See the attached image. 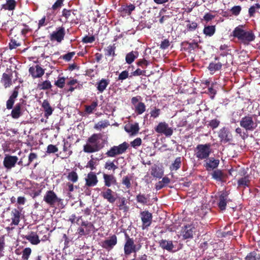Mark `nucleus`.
I'll use <instances>...</instances> for the list:
<instances>
[{
    "mask_svg": "<svg viewBox=\"0 0 260 260\" xmlns=\"http://www.w3.org/2000/svg\"><path fill=\"white\" fill-rule=\"evenodd\" d=\"M107 161L106 162L104 168L108 170H112L113 172L118 168V167L114 164V161Z\"/></svg>",
    "mask_w": 260,
    "mask_h": 260,
    "instance_id": "obj_46",
    "label": "nucleus"
},
{
    "mask_svg": "<svg viewBox=\"0 0 260 260\" xmlns=\"http://www.w3.org/2000/svg\"><path fill=\"white\" fill-rule=\"evenodd\" d=\"M227 63V55L220 54L218 56L215 58L214 61L209 63L208 69L210 72H214L220 70L222 66H226Z\"/></svg>",
    "mask_w": 260,
    "mask_h": 260,
    "instance_id": "obj_5",
    "label": "nucleus"
},
{
    "mask_svg": "<svg viewBox=\"0 0 260 260\" xmlns=\"http://www.w3.org/2000/svg\"><path fill=\"white\" fill-rule=\"evenodd\" d=\"M228 194L226 191L222 192L219 197L218 206L221 210H224L228 202Z\"/></svg>",
    "mask_w": 260,
    "mask_h": 260,
    "instance_id": "obj_24",
    "label": "nucleus"
},
{
    "mask_svg": "<svg viewBox=\"0 0 260 260\" xmlns=\"http://www.w3.org/2000/svg\"><path fill=\"white\" fill-rule=\"evenodd\" d=\"M116 46L115 44L110 45L104 49L105 55L107 57L116 56L115 53Z\"/></svg>",
    "mask_w": 260,
    "mask_h": 260,
    "instance_id": "obj_31",
    "label": "nucleus"
},
{
    "mask_svg": "<svg viewBox=\"0 0 260 260\" xmlns=\"http://www.w3.org/2000/svg\"><path fill=\"white\" fill-rule=\"evenodd\" d=\"M66 35L65 28L63 26L56 28L50 35V40L51 41H56L61 43L64 39Z\"/></svg>",
    "mask_w": 260,
    "mask_h": 260,
    "instance_id": "obj_10",
    "label": "nucleus"
},
{
    "mask_svg": "<svg viewBox=\"0 0 260 260\" xmlns=\"http://www.w3.org/2000/svg\"><path fill=\"white\" fill-rule=\"evenodd\" d=\"M188 23L186 24V29L188 31H193L198 27V24L196 22H190L189 20H186Z\"/></svg>",
    "mask_w": 260,
    "mask_h": 260,
    "instance_id": "obj_44",
    "label": "nucleus"
},
{
    "mask_svg": "<svg viewBox=\"0 0 260 260\" xmlns=\"http://www.w3.org/2000/svg\"><path fill=\"white\" fill-rule=\"evenodd\" d=\"M109 83V80L102 79L96 83V88L100 92L102 93L106 89Z\"/></svg>",
    "mask_w": 260,
    "mask_h": 260,
    "instance_id": "obj_29",
    "label": "nucleus"
},
{
    "mask_svg": "<svg viewBox=\"0 0 260 260\" xmlns=\"http://www.w3.org/2000/svg\"><path fill=\"white\" fill-rule=\"evenodd\" d=\"M206 159L207 160L204 164V167L207 171L216 169L219 164V160L215 159L214 157H208Z\"/></svg>",
    "mask_w": 260,
    "mask_h": 260,
    "instance_id": "obj_21",
    "label": "nucleus"
},
{
    "mask_svg": "<svg viewBox=\"0 0 260 260\" xmlns=\"http://www.w3.org/2000/svg\"><path fill=\"white\" fill-rule=\"evenodd\" d=\"M150 116L153 118H156L159 116L160 114V110L159 109L154 108V109L150 111Z\"/></svg>",
    "mask_w": 260,
    "mask_h": 260,
    "instance_id": "obj_58",
    "label": "nucleus"
},
{
    "mask_svg": "<svg viewBox=\"0 0 260 260\" xmlns=\"http://www.w3.org/2000/svg\"><path fill=\"white\" fill-rule=\"evenodd\" d=\"M159 246L164 250H166L169 252H173L174 245L173 241L171 240H167L165 239H161L158 242Z\"/></svg>",
    "mask_w": 260,
    "mask_h": 260,
    "instance_id": "obj_23",
    "label": "nucleus"
},
{
    "mask_svg": "<svg viewBox=\"0 0 260 260\" xmlns=\"http://www.w3.org/2000/svg\"><path fill=\"white\" fill-rule=\"evenodd\" d=\"M20 88L19 86H16L13 90L12 94L9 97L6 102V107L7 109H12L16 99L17 98Z\"/></svg>",
    "mask_w": 260,
    "mask_h": 260,
    "instance_id": "obj_18",
    "label": "nucleus"
},
{
    "mask_svg": "<svg viewBox=\"0 0 260 260\" xmlns=\"http://www.w3.org/2000/svg\"><path fill=\"white\" fill-rule=\"evenodd\" d=\"M75 52H69L63 55H62V58L63 59L67 61H69L71 60L72 57L75 55Z\"/></svg>",
    "mask_w": 260,
    "mask_h": 260,
    "instance_id": "obj_61",
    "label": "nucleus"
},
{
    "mask_svg": "<svg viewBox=\"0 0 260 260\" xmlns=\"http://www.w3.org/2000/svg\"><path fill=\"white\" fill-rule=\"evenodd\" d=\"M181 157H177L174 162L170 166V170L171 171L178 170L181 167Z\"/></svg>",
    "mask_w": 260,
    "mask_h": 260,
    "instance_id": "obj_38",
    "label": "nucleus"
},
{
    "mask_svg": "<svg viewBox=\"0 0 260 260\" xmlns=\"http://www.w3.org/2000/svg\"><path fill=\"white\" fill-rule=\"evenodd\" d=\"M140 216L142 222V228L145 230L148 228L151 224L152 221V214L148 210L141 211Z\"/></svg>",
    "mask_w": 260,
    "mask_h": 260,
    "instance_id": "obj_11",
    "label": "nucleus"
},
{
    "mask_svg": "<svg viewBox=\"0 0 260 260\" xmlns=\"http://www.w3.org/2000/svg\"><path fill=\"white\" fill-rule=\"evenodd\" d=\"M240 126L247 132L253 131L257 127V124L255 122L251 116H245L242 118L240 121Z\"/></svg>",
    "mask_w": 260,
    "mask_h": 260,
    "instance_id": "obj_7",
    "label": "nucleus"
},
{
    "mask_svg": "<svg viewBox=\"0 0 260 260\" xmlns=\"http://www.w3.org/2000/svg\"><path fill=\"white\" fill-rule=\"evenodd\" d=\"M58 151L57 147L52 144H50L47 146V152L48 153H54Z\"/></svg>",
    "mask_w": 260,
    "mask_h": 260,
    "instance_id": "obj_59",
    "label": "nucleus"
},
{
    "mask_svg": "<svg viewBox=\"0 0 260 260\" xmlns=\"http://www.w3.org/2000/svg\"><path fill=\"white\" fill-rule=\"evenodd\" d=\"M116 194L115 192L109 188H105L101 193V196L111 204H113L116 201Z\"/></svg>",
    "mask_w": 260,
    "mask_h": 260,
    "instance_id": "obj_15",
    "label": "nucleus"
},
{
    "mask_svg": "<svg viewBox=\"0 0 260 260\" xmlns=\"http://www.w3.org/2000/svg\"><path fill=\"white\" fill-rule=\"evenodd\" d=\"M216 28L215 25L205 26L203 29V33L206 36L212 37L215 32Z\"/></svg>",
    "mask_w": 260,
    "mask_h": 260,
    "instance_id": "obj_35",
    "label": "nucleus"
},
{
    "mask_svg": "<svg viewBox=\"0 0 260 260\" xmlns=\"http://www.w3.org/2000/svg\"><path fill=\"white\" fill-rule=\"evenodd\" d=\"M135 111L138 114L141 115L146 110V106L144 103L139 102L137 105L135 106Z\"/></svg>",
    "mask_w": 260,
    "mask_h": 260,
    "instance_id": "obj_40",
    "label": "nucleus"
},
{
    "mask_svg": "<svg viewBox=\"0 0 260 260\" xmlns=\"http://www.w3.org/2000/svg\"><path fill=\"white\" fill-rule=\"evenodd\" d=\"M103 179L105 186L107 187H109L112 184H115L116 183V179L112 174L103 173Z\"/></svg>",
    "mask_w": 260,
    "mask_h": 260,
    "instance_id": "obj_25",
    "label": "nucleus"
},
{
    "mask_svg": "<svg viewBox=\"0 0 260 260\" xmlns=\"http://www.w3.org/2000/svg\"><path fill=\"white\" fill-rule=\"evenodd\" d=\"M38 87L40 90H47L52 87V85L49 81L46 80L41 83H39Z\"/></svg>",
    "mask_w": 260,
    "mask_h": 260,
    "instance_id": "obj_43",
    "label": "nucleus"
},
{
    "mask_svg": "<svg viewBox=\"0 0 260 260\" xmlns=\"http://www.w3.org/2000/svg\"><path fill=\"white\" fill-rule=\"evenodd\" d=\"M243 27V25H239L235 27L232 32L233 36L237 38L241 44L248 45L255 40V36L252 30H246Z\"/></svg>",
    "mask_w": 260,
    "mask_h": 260,
    "instance_id": "obj_1",
    "label": "nucleus"
},
{
    "mask_svg": "<svg viewBox=\"0 0 260 260\" xmlns=\"http://www.w3.org/2000/svg\"><path fill=\"white\" fill-rule=\"evenodd\" d=\"M16 6V3L15 0H8L6 4L3 5L2 8L5 10H13Z\"/></svg>",
    "mask_w": 260,
    "mask_h": 260,
    "instance_id": "obj_39",
    "label": "nucleus"
},
{
    "mask_svg": "<svg viewBox=\"0 0 260 260\" xmlns=\"http://www.w3.org/2000/svg\"><path fill=\"white\" fill-rule=\"evenodd\" d=\"M212 178L217 181L222 182L225 178V175L220 170H215L212 173Z\"/></svg>",
    "mask_w": 260,
    "mask_h": 260,
    "instance_id": "obj_32",
    "label": "nucleus"
},
{
    "mask_svg": "<svg viewBox=\"0 0 260 260\" xmlns=\"http://www.w3.org/2000/svg\"><path fill=\"white\" fill-rule=\"evenodd\" d=\"M218 137L221 142L226 143L231 142L233 139V136L228 128L223 127L218 132Z\"/></svg>",
    "mask_w": 260,
    "mask_h": 260,
    "instance_id": "obj_12",
    "label": "nucleus"
},
{
    "mask_svg": "<svg viewBox=\"0 0 260 260\" xmlns=\"http://www.w3.org/2000/svg\"><path fill=\"white\" fill-rule=\"evenodd\" d=\"M67 178L69 180L75 183L78 181V176L76 172L72 171L68 174Z\"/></svg>",
    "mask_w": 260,
    "mask_h": 260,
    "instance_id": "obj_47",
    "label": "nucleus"
},
{
    "mask_svg": "<svg viewBox=\"0 0 260 260\" xmlns=\"http://www.w3.org/2000/svg\"><path fill=\"white\" fill-rule=\"evenodd\" d=\"M139 126L138 123H135L134 124H131L129 125H125L124 127L125 131L131 133L132 135H136L139 131Z\"/></svg>",
    "mask_w": 260,
    "mask_h": 260,
    "instance_id": "obj_30",
    "label": "nucleus"
},
{
    "mask_svg": "<svg viewBox=\"0 0 260 260\" xmlns=\"http://www.w3.org/2000/svg\"><path fill=\"white\" fill-rule=\"evenodd\" d=\"M66 78L64 77H58L54 84L59 88H62L65 85Z\"/></svg>",
    "mask_w": 260,
    "mask_h": 260,
    "instance_id": "obj_51",
    "label": "nucleus"
},
{
    "mask_svg": "<svg viewBox=\"0 0 260 260\" xmlns=\"http://www.w3.org/2000/svg\"><path fill=\"white\" fill-rule=\"evenodd\" d=\"M241 11V7L240 6H235L232 7L231 9V12L232 14L235 16H238L239 15Z\"/></svg>",
    "mask_w": 260,
    "mask_h": 260,
    "instance_id": "obj_57",
    "label": "nucleus"
},
{
    "mask_svg": "<svg viewBox=\"0 0 260 260\" xmlns=\"http://www.w3.org/2000/svg\"><path fill=\"white\" fill-rule=\"evenodd\" d=\"M145 70H141L140 69H137L136 71L132 73V75L130 76V77H131L132 76L145 75Z\"/></svg>",
    "mask_w": 260,
    "mask_h": 260,
    "instance_id": "obj_62",
    "label": "nucleus"
},
{
    "mask_svg": "<svg viewBox=\"0 0 260 260\" xmlns=\"http://www.w3.org/2000/svg\"><path fill=\"white\" fill-rule=\"evenodd\" d=\"M20 103L16 104L11 111V115L14 119H18L22 114L21 108L23 105H25V101L23 99L20 100Z\"/></svg>",
    "mask_w": 260,
    "mask_h": 260,
    "instance_id": "obj_17",
    "label": "nucleus"
},
{
    "mask_svg": "<svg viewBox=\"0 0 260 260\" xmlns=\"http://www.w3.org/2000/svg\"><path fill=\"white\" fill-rule=\"evenodd\" d=\"M85 185L88 187H92L95 186L98 182V177L93 172H90L87 174V178L85 179Z\"/></svg>",
    "mask_w": 260,
    "mask_h": 260,
    "instance_id": "obj_22",
    "label": "nucleus"
},
{
    "mask_svg": "<svg viewBox=\"0 0 260 260\" xmlns=\"http://www.w3.org/2000/svg\"><path fill=\"white\" fill-rule=\"evenodd\" d=\"M12 222L11 225H17L20 222L21 215L20 211L17 209H13L11 213Z\"/></svg>",
    "mask_w": 260,
    "mask_h": 260,
    "instance_id": "obj_26",
    "label": "nucleus"
},
{
    "mask_svg": "<svg viewBox=\"0 0 260 260\" xmlns=\"http://www.w3.org/2000/svg\"><path fill=\"white\" fill-rule=\"evenodd\" d=\"M101 134H93L87 140V143L83 146V151L86 153H93L101 150L103 146L98 143L101 139Z\"/></svg>",
    "mask_w": 260,
    "mask_h": 260,
    "instance_id": "obj_2",
    "label": "nucleus"
},
{
    "mask_svg": "<svg viewBox=\"0 0 260 260\" xmlns=\"http://www.w3.org/2000/svg\"><path fill=\"white\" fill-rule=\"evenodd\" d=\"M126 201L125 198H122L120 200V203L118 205L119 209L120 210H123L124 211H127L128 210V207L126 206Z\"/></svg>",
    "mask_w": 260,
    "mask_h": 260,
    "instance_id": "obj_50",
    "label": "nucleus"
},
{
    "mask_svg": "<svg viewBox=\"0 0 260 260\" xmlns=\"http://www.w3.org/2000/svg\"><path fill=\"white\" fill-rule=\"evenodd\" d=\"M138 52L137 51H131L127 53L125 56V61L128 64L132 63L136 58L138 56Z\"/></svg>",
    "mask_w": 260,
    "mask_h": 260,
    "instance_id": "obj_36",
    "label": "nucleus"
},
{
    "mask_svg": "<svg viewBox=\"0 0 260 260\" xmlns=\"http://www.w3.org/2000/svg\"><path fill=\"white\" fill-rule=\"evenodd\" d=\"M117 243V237L115 235H112L108 239L102 241L101 246L108 250H111Z\"/></svg>",
    "mask_w": 260,
    "mask_h": 260,
    "instance_id": "obj_14",
    "label": "nucleus"
},
{
    "mask_svg": "<svg viewBox=\"0 0 260 260\" xmlns=\"http://www.w3.org/2000/svg\"><path fill=\"white\" fill-rule=\"evenodd\" d=\"M142 144V140L140 138H137L131 142V146L136 148L140 146Z\"/></svg>",
    "mask_w": 260,
    "mask_h": 260,
    "instance_id": "obj_60",
    "label": "nucleus"
},
{
    "mask_svg": "<svg viewBox=\"0 0 260 260\" xmlns=\"http://www.w3.org/2000/svg\"><path fill=\"white\" fill-rule=\"evenodd\" d=\"M137 64L142 68H145L149 64V61L145 58L140 59L137 62Z\"/></svg>",
    "mask_w": 260,
    "mask_h": 260,
    "instance_id": "obj_53",
    "label": "nucleus"
},
{
    "mask_svg": "<svg viewBox=\"0 0 260 260\" xmlns=\"http://www.w3.org/2000/svg\"><path fill=\"white\" fill-rule=\"evenodd\" d=\"M132 179V178L128 176H124L122 180V184L125 185L126 187V188L129 189L131 187V180Z\"/></svg>",
    "mask_w": 260,
    "mask_h": 260,
    "instance_id": "obj_49",
    "label": "nucleus"
},
{
    "mask_svg": "<svg viewBox=\"0 0 260 260\" xmlns=\"http://www.w3.org/2000/svg\"><path fill=\"white\" fill-rule=\"evenodd\" d=\"M250 181L249 180V176L248 175L245 176L239 179L238 180L237 183L239 187H242L245 188L249 186Z\"/></svg>",
    "mask_w": 260,
    "mask_h": 260,
    "instance_id": "obj_34",
    "label": "nucleus"
},
{
    "mask_svg": "<svg viewBox=\"0 0 260 260\" xmlns=\"http://www.w3.org/2000/svg\"><path fill=\"white\" fill-rule=\"evenodd\" d=\"M245 260H260V254L253 251L247 255Z\"/></svg>",
    "mask_w": 260,
    "mask_h": 260,
    "instance_id": "obj_42",
    "label": "nucleus"
},
{
    "mask_svg": "<svg viewBox=\"0 0 260 260\" xmlns=\"http://www.w3.org/2000/svg\"><path fill=\"white\" fill-rule=\"evenodd\" d=\"M43 200L50 207H54L56 203H60L61 199L58 198L53 190H48L44 196Z\"/></svg>",
    "mask_w": 260,
    "mask_h": 260,
    "instance_id": "obj_9",
    "label": "nucleus"
},
{
    "mask_svg": "<svg viewBox=\"0 0 260 260\" xmlns=\"http://www.w3.org/2000/svg\"><path fill=\"white\" fill-rule=\"evenodd\" d=\"M38 156L37 154L31 152L28 156V163L25 165V166H28L31 163V162L37 158Z\"/></svg>",
    "mask_w": 260,
    "mask_h": 260,
    "instance_id": "obj_64",
    "label": "nucleus"
},
{
    "mask_svg": "<svg viewBox=\"0 0 260 260\" xmlns=\"http://www.w3.org/2000/svg\"><path fill=\"white\" fill-rule=\"evenodd\" d=\"M95 41V37L93 36H85L82 38V42L84 43H92Z\"/></svg>",
    "mask_w": 260,
    "mask_h": 260,
    "instance_id": "obj_55",
    "label": "nucleus"
},
{
    "mask_svg": "<svg viewBox=\"0 0 260 260\" xmlns=\"http://www.w3.org/2000/svg\"><path fill=\"white\" fill-rule=\"evenodd\" d=\"M124 237L125 242L124 245V253L125 255L127 256L132 253H136L141 249L142 244L141 243L135 244L134 239L131 238L126 232L124 233Z\"/></svg>",
    "mask_w": 260,
    "mask_h": 260,
    "instance_id": "obj_3",
    "label": "nucleus"
},
{
    "mask_svg": "<svg viewBox=\"0 0 260 260\" xmlns=\"http://www.w3.org/2000/svg\"><path fill=\"white\" fill-rule=\"evenodd\" d=\"M42 107L43 108L44 111V116L46 118H48V117L52 114L53 109L51 107L47 100L43 101Z\"/></svg>",
    "mask_w": 260,
    "mask_h": 260,
    "instance_id": "obj_27",
    "label": "nucleus"
},
{
    "mask_svg": "<svg viewBox=\"0 0 260 260\" xmlns=\"http://www.w3.org/2000/svg\"><path fill=\"white\" fill-rule=\"evenodd\" d=\"M211 144H199L195 149V156L198 160L207 159L212 152Z\"/></svg>",
    "mask_w": 260,
    "mask_h": 260,
    "instance_id": "obj_4",
    "label": "nucleus"
},
{
    "mask_svg": "<svg viewBox=\"0 0 260 260\" xmlns=\"http://www.w3.org/2000/svg\"><path fill=\"white\" fill-rule=\"evenodd\" d=\"M129 147L126 142H124L118 146H113L108 150L105 155L109 157H115L117 155L124 153Z\"/></svg>",
    "mask_w": 260,
    "mask_h": 260,
    "instance_id": "obj_6",
    "label": "nucleus"
},
{
    "mask_svg": "<svg viewBox=\"0 0 260 260\" xmlns=\"http://www.w3.org/2000/svg\"><path fill=\"white\" fill-rule=\"evenodd\" d=\"M18 157L16 156H6L4 160V166L8 169L14 167L18 161Z\"/></svg>",
    "mask_w": 260,
    "mask_h": 260,
    "instance_id": "obj_19",
    "label": "nucleus"
},
{
    "mask_svg": "<svg viewBox=\"0 0 260 260\" xmlns=\"http://www.w3.org/2000/svg\"><path fill=\"white\" fill-rule=\"evenodd\" d=\"M98 106V101H93L89 106H85V112L88 114H91Z\"/></svg>",
    "mask_w": 260,
    "mask_h": 260,
    "instance_id": "obj_45",
    "label": "nucleus"
},
{
    "mask_svg": "<svg viewBox=\"0 0 260 260\" xmlns=\"http://www.w3.org/2000/svg\"><path fill=\"white\" fill-rule=\"evenodd\" d=\"M29 73L33 78H40L45 73L44 70L39 65H36L35 67H31L29 69Z\"/></svg>",
    "mask_w": 260,
    "mask_h": 260,
    "instance_id": "obj_20",
    "label": "nucleus"
},
{
    "mask_svg": "<svg viewBox=\"0 0 260 260\" xmlns=\"http://www.w3.org/2000/svg\"><path fill=\"white\" fill-rule=\"evenodd\" d=\"M220 123L219 120H217V119H214L211 120L209 123V126L212 129H214L216 128H217Z\"/></svg>",
    "mask_w": 260,
    "mask_h": 260,
    "instance_id": "obj_56",
    "label": "nucleus"
},
{
    "mask_svg": "<svg viewBox=\"0 0 260 260\" xmlns=\"http://www.w3.org/2000/svg\"><path fill=\"white\" fill-rule=\"evenodd\" d=\"M128 77V72L126 70L122 71L118 76V79L123 81Z\"/></svg>",
    "mask_w": 260,
    "mask_h": 260,
    "instance_id": "obj_63",
    "label": "nucleus"
},
{
    "mask_svg": "<svg viewBox=\"0 0 260 260\" xmlns=\"http://www.w3.org/2000/svg\"><path fill=\"white\" fill-rule=\"evenodd\" d=\"M24 238L33 245H37L40 242L39 236L34 232H31L29 235L25 236Z\"/></svg>",
    "mask_w": 260,
    "mask_h": 260,
    "instance_id": "obj_28",
    "label": "nucleus"
},
{
    "mask_svg": "<svg viewBox=\"0 0 260 260\" xmlns=\"http://www.w3.org/2000/svg\"><path fill=\"white\" fill-rule=\"evenodd\" d=\"M196 232V229L192 224H187L182 228V236L184 239H192Z\"/></svg>",
    "mask_w": 260,
    "mask_h": 260,
    "instance_id": "obj_13",
    "label": "nucleus"
},
{
    "mask_svg": "<svg viewBox=\"0 0 260 260\" xmlns=\"http://www.w3.org/2000/svg\"><path fill=\"white\" fill-rule=\"evenodd\" d=\"M135 6L134 5L130 4L128 5L123 6L121 7V11L124 13L131 15L132 12L135 10Z\"/></svg>",
    "mask_w": 260,
    "mask_h": 260,
    "instance_id": "obj_41",
    "label": "nucleus"
},
{
    "mask_svg": "<svg viewBox=\"0 0 260 260\" xmlns=\"http://www.w3.org/2000/svg\"><path fill=\"white\" fill-rule=\"evenodd\" d=\"M151 175L154 177L160 178L164 175V172L162 169L157 166H154L151 168Z\"/></svg>",
    "mask_w": 260,
    "mask_h": 260,
    "instance_id": "obj_33",
    "label": "nucleus"
},
{
    "mask_svg": "<svg viewBox=\"0 0 260 260\" xmlns=\"http://www.w3.org/2000/svg\"><path fill=\"white\" fill-rule=\"evenodd\" d=\"M155 131L160 134H164L166 137H170L173 133V129L169 126L166 122H160L154 127Z\"/></svg>",
    "mask_w": 260,
    "mask_h": 260,
    "instance_id": "obj_8",
    "label": "nucleus"
},
{
    "mask_svg": "<svg viewBox=\"0 0 260 260\" xmlns=\"http://www.w3.org/2000/svg\"><path fill=\"white\" fill-rule=\"evenodd\" d=\"M64 1V0H57L52 5L51 9L54 11L60 9L63 5Z\"/></svg>",
    "mask_w": 260,
    "mask_h": 260,
    "instance_id": "obj_52",
    "label": "nucleus"
},
{
    "mask_svg": "<svg viewBox=\"0 0 260 260\" xmlns=\"http://www.w3.org/2000/svg\"><path fill=\"white\" fill-rule=\"evenodd\" d=\"M31 253V249L29 247L25 248L22 252V258L23 260H27Z\"/></svg>",
    "mask_w": 260,
    "mask_h": 260,
    "instance_id": "obj_48",
    "label": "nucleus"
},
{
    "mask_svg": "<svg viewBox=\"0 0 260 260\" xmlns=\"http://www.w3.org/2000/svg\"><path fill=\"white\" fill-rule=\"evenodd\" d=\"M136 201L138 203L143 205H146L149 201L148 195L139 193L136 196Z\"/></svg>",
    "mask_w": 260,
    "mask_h": 260,
    "instance_id": "obj_37",
    "label": "nucleus"
},
{
    "mask_svg": "<svg viewBox=\"0 0 260 260\" xmlns=\"http://www.w3.org/2000/svg\"><path fill=\"white\" fill-rule=\"evenodd\" d=\"M12 73L11 70H7L6 73H4L2 75L1 82L5 87L7 88L9 87L12 84Z\"/></svg>",
    "mask_w": 260,
    "mask_h": 260,
    "instance_id": "obj_16",
    "label": "nucleus"
},
{
    "mask_svg": "<svg viewBox=\"0 0 260 260\" xmlns=\"http://www.w3.org/2000/svg\"><path fill=\"white\" fill-rule=\"evenodd\" d=\"M108 125V122L100 121L94 125V128L96 129H101L107 127Z\"/></svg>",
    "mask_w": 260,
    "mask_h": 260,
    "instance_id": "obj_54",
    "label": "nucleus"
}]
</instances>
